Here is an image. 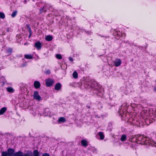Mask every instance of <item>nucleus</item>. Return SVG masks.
I'll list each match as a JSON object with an SVG mask.
<instances>
[{
	"mask_svg": "<svg viewBox=\"0 0 156 156\" xmlns=\"http://www.w3.org/2000/svg\"><path fill=\"white\" fill-rule=\"evenodd\" d=\"M46 86L47 87H50L53 85L54 83L53 80L51 79H48L45 80Z\"/></svg>",
	"mask_w": 156,
	"mask_h": 156,
	"instance_id": "2",
	"label": "nucleus"
},
{
	"mask_svg": "<svg viewBox=\"0 0 156 156\" xmlns=\"http://www.w3.org/2000/svg\"><path fill=\"white\" fill-rule=\"evenodd\" d=\"M69 59L70 61L72 62L73 61V59L71 57H69Z\"/></svg>",
	"mask_w": 156,
	"mask_h": 156,
	"instance_id": "29",
	"label": "nucleus"
},
{
	"mask_svg": "<svg viewBox=\"0 0 156 156\" xmlns=\"http://www.w3.org/2000/svg\"><path fill=\"white\" fill-rule=\"evenodd\" d=\"M17 13V11H14L12 13L11 15L12 17H15Z\"/></svg>",
	"mask_w": 156,
	"mask_h": 156,
	"instance_id": "23",
	"label": "nucleus"
},
{
	"mask_svg": "<svg viewBox=\"0 0 156 156\" xmlns=\"http://www.w3.org/2000/svg\"><path fill=\"white\" fill-rule=\"evenodd\" d=\"M46 10L47 9L45 7V6H43L42 9L40 10V13H41L42 12H46Z\"/></svg>",
	"mask_w": 156,
	"mask_h": 156,
	"instance_id": "18",
	"label": "nucleus"
},
{
	"mask_svg": "<svg viewBox=\"0 0 156 156\" xmlns=\"http://www.w3.org/2000/svg\"><path fill=\"white\" fill-rule=\"evenodd\" d=\"M46 73L47 74H49L50 73V71L49 70H47L46 71Z\"/></svg>",
	"mask_w": 156,
	"mask_h": 156,
	"instance_id": "31",
	"label": "nucleus"
},
{
	"mask_svg": "<svg viewBox=\"0 0 156 156\" xmlns=\"http://www.w3.org/2000/svg\"><path fill=\"white\" fill-rule=\"evenodd\" d=\"M0 18L4 19L5 18V15L2 12H0Z\"/></svg>",
	"mask_w": 156,
	"mask_h": 156,
	"instance_id": "21",
	"label": "nucleus"
},
{
	"mask_svg": "<svg viewBox=\"0 0 156 156\" xmlns=\"http://www.w3.org/2000/svg\"><path fill=\"white\" fill-rule=\"evenodd\" d=\"M33 156H39L40 154L38 151L37 150H35L34 151Z\"/></svg>",
	"mask_w": 156,
	"mask_h": 156,
	"instance_id": "17",
	"label": "nucleus"
},
{
	"mask_svg": "<svg viewBox=\"0 0 156 156\" xmlns=\"http://www.w3.org/2000/svg\"><path fill=\"white\" fill-rule=\"evenodd\" d=\"M154 91L156 92V86L154 88Z\"/></svg>",
	"mask_w": 156,
	"mask_h": 156,
	"instance_id": "32",
	"label": "nucleus"
},
{
	"mask_svg": "<svg viewBox=\"0 0 156 156\" xmlns=\"http://www.w3.org/2000/svg\"><path fill=\"white\" fill-rule=\"evenodd\" d=\"M12 50L11 48H9L7 51L8 53H10L12 52Z\"/></svg>",
	"mask_w": 156,
	"mask_h": 156,
	"instance_id": "25",
	"label": "nucleus"
},
{
	"mask_svg": "<svg viewBox=\"0 0 156 156\" xmlns=\"http://www.w3.org/2000/svg\"><path fill=\"white\" fill-rule=\"evenodd\" d=\"M24 56L25 58L28 59H31L33 58V55L30 54H26Z\"/></svg>",
	"mask_w": 156,
	"mask_h": 156,
	"instance_id": "14",
	"label": "nucleus"
},
{
	"mask_svg": "<svg viewBox=\"0 0 156 156\" xmlns=\"http://www.w3.org/2000/svg\"><path fill=\"white\" fill-rule=\"evenodd\" d=\"M98 135L100 136L101 140H103L104 138V135L102 132H100L98 133Z\"/></svg>",
	"mask_w": 156,
	"mask_h": 156,
	"instance_id": "16",
	"label": "nucleus"
},
{
	"mask_svg": "<svg viewBox=\"0 0 156 156\" xmlns=\"http://www.w3.org/2000/svg\"><path fill=\"white\" fill-rule=\"evenodd\" d=\"M7 108L5 107L2 108L0 110V115H3L6 111Z\"/></svg>",
	"mask_w": 156,
	"mask_h": 156,
	"instance_id": "10",
	"label": "nucleus"
},
{
	"mask_svg": "<svg viewBox=\"0 0 156 156\" xmlns=\"http://www.w3.org/2000/svg\"><path fill=\"white\" fill-rule=\"evenodd\" d=\"M120 33L119 32V33H118V34H117V35H119V36H120Z\"/></svg>",
	"mask_w": 156,
	"mask_h": 156,
	"instance_id": "33",
	"label": "nucleus"
},
{
	"mask_svg": "<svg viewBox=\"0 0 156 156\" xmlns=\"http://www.w3.org/2000/svg\"><path fill=\"white\" fill-rule=\"evenodd\" d=\"M6 90L8 92L11 93H13L14 91V89L11 87H7L6 88Z\"/></svg>",
	"mask_w": 156,
	"mask_h": 156,
	"instance_id": "11",
	"label": "nucleus"
},
{
	"mask_svg": "<svg viewBox=\"0 0 156 156\" xmlns=\"http://www.w3.org/2000/svg\"><path fill=\"white\" fill-rule=\"evenodd\" d=\"M131 141L137 144H147L149 143V139L144 135H137L131 139Z\"/></svg>",
	"mask_w": 156,
	"mask_h": 156,
	"instance_id": "1",
	"label": "nucleus"
},
{
	"mask_svg": "<svg viewBox=\"0 0 156 156\" xmlns=\"http://www.w3.org/2000/svg\"><path fill=\"white\" fill-rule=\"evenodd\" d=\"M45 111L48 112H49V111H48V109H46L45 110ZM50 114V112H48V113H47V115H49Z\"/></svg>",
	"mask_w": 156,
	"mask_h": 156,
	"instance_id": "28",
	"label": "nucleus"
},
{
	"mask_svg": "<svg viewBox=\"0 0 156 156\" xmlns=\"http://www.w3.org/2000/svg\"><path fill=\"white\" fill-rule=\"evenodd\" d=\"M34 46L37 49L40 50L41 47V44L40 42L38 41L35 43Z\"/></svg>",
	"mask_w": 156,
	"mask_h": 156,
	"instance_id": "6",
	"label": "nucleus"
},
{
	"mask_svg": "<svg viewBox=\"0 0 156 156\" xmlns=\"http://www.w3.org/2000/svg\"><path fill=\"white\" fill-rule=\"evenodd\" d=\"M56 58L59 59H61L62 58V56L60 54H58L56 55Z\"/></svg>",
	"mask_w": 156,
	"mask_h": 156,
	"instance_id": "24",
	"label": "nucleus"
},
{
	"mask_svg": "<svg viewBox=\"0 0 156 156\" xmlns=\"http://www.w3.org/2000/svg\"><path fill=\"white\" fill-rule=\"evenodd\" d=\"M30 156V154L29 153H26L25 154H23V156Z\"/></svg>",
	"mask_w": 156,
	"mask_h": 156,
	"instance_id": "27",
	"label": "nucleus"
},
{
	"mask_svg": "<svg viewBox=\"0 0 156 156\" xmlns=\"http://www.w3.org/2000/svg\"><path fill=\"white\" fill-rule=\"evenodd\" d=\"M2 80V81H0V83H1V82H4V81L3 80L4 79V78L3 77H2V78H1Z\"/></svg>",
	"mask_w": 156,
	"mask_h": 156,
	"instance_id": "30",
	"label": "nucleus"
},
{
	"mask_svg": "<svg viewBox=\"0 0 156 156\" xmlns=\"http://www.w3.org/2000/svg\"><path fill=\"white\" fill-rule=\"evenodd\" d=\"M81 144L84 147H86L87 146V142L85 140H82L81 141Z\"/></svg>",
	"mask_w": 156,
	"mask_h": 156,
	"instance_id": "12",
	"label": "nucleus"
},
{
	"mask_svg": "<svg viewBox=\"0 0 156 156\" xmlns=\"http://www.w3.org/2000/svg\"><path fill=\"white\" fill-rule=\"evenodd\" d=\"M15 150L14 149L12 148H9L7 150V153L9 156H13Z\"/></svg>",
	"mask_w": 156,
	"mask_h": 156,
	"instance_id": "5",
	"label": "nucleus"
},
{
	"mask_svg": "<svg viewBox=\"0 0 156 156\" xmlns=\"http://www.w3.org/2000/svg\"><path fill=\"white\" fill-rule=\"evenodd\" d=\"M33 96L34 99L38 101H40L42 100L41 97L39 95L37 91H34Z\"/></svg>",
	"mask_w": 156,
	"mask_h": 156,
	"instance_id": "3",
	"label": "nucleus"
},
{
	"mask_svg": "<svg viewBox=\"0 0 156 156\" xmlns=\"http://www.w3.org/2000/svg\"><path fill=\"white\" fill-rule=\"evenodd\" d=\"M42 156H50L49 154L47 153H44L43 154Z\"/></svg>",
	"mask_w": 156,
	"mask_h": 156,
	"instance_id": "26",
	"label": "nucleus"
},
{
	"mask_svg": "<svg viewBox=\"0 0 156 156\" xmlns=\"http://www.w3.org/2000/svg\"><path fill=\"white\" fill-rule=\"evenodd\" d=\"M53 37L51 35H48L46 37L45 39L46 41H50L52 40Z\"/></svg>",
	"mask_w": 156,
	"mask_h": 156,
	"instance_id": "15",
	"label": "nucleus"
},
{
	"mask_svg": "<svg viewBox=\"0 0 156 156\" xmlns=\"http://www.w3.org/2000/svg\"><path fill=\"white\" fill-rule=\"evenodd\" d=\"M34 86L36 88L38 89L41 86L40 83L37 81H35L34 83Z\"/></svg>",
	"mask_w": 156,
	"mask_h": 156,
	"instance_id": "7",
	"label": "nucleus"
},
{
	"mask_svg": "<svg viewBox=\"0 0 156 156\" xmlns=\"http://www.w3.org/2000/svg\"><path fill=\"white\" fill-rule=\"evenodd\" d=\"M126 138L125 135H122L120 138V140L122 141H124L126 140Z\"/></svg>",
	"mask_w": 156,
	"mask_h": 156,
	"instance_id": "19",
	"label": "nucleus"
},
{
	"mask_svg": "<svg viewBox=\"0 0 156 156\" xmlns=\"http://www.w3.org/2000/svg\"><path fill=\"white\" fill-rule=\"evenodd\" d=\"M23 153L20 151L15 153L13 154V156H22Z\"/></svg>",
	"mask_w": 156,
	"mask_h": 156,
	"instance_id": "13",
	"label": "nucleus"
},
{
	"mask_svg": "<svg viewBox=\"0 0 156 156\" xmlns=\"http://www.w3.org/2000/svg\"><path fill=\"white\" fill-rule=\"evenodd\" d=\"M25 3H26V0L25 1Z\"/></svg>",
	"mask_w": 156,
	"mask_h": 156,
	"instance_id": "34",
	"label": "nucleus"
},
{
	"mask_svg": "<svg viewBox=\"0 0 156 156\" xmlns=\"http://www.w3.org/2000/svg\"><path fill=\"white\" fill-rule=\"evenodd\" d=\"M73 78L75 79L77 78L78 76V74L77 72L76 71L74 72L73 74Z\"/></svg>",
	"mask_w": 156,
	"mask_h": 156,
	"instance_id": "20",
	"label": "nucleus"
},
{
	"mask_svg": "<svg viewBox=\"0 0 156 156\" xmlns=\"http://www.w3.org/2000/svg\"><path fill=\"white\" fill-rule=\"evenodd\" d=\"M2 156H9L7 151H4L2 153Z\"/></svg>",
	"mask_w": 156,
	"mask_h": 156,
	"instance_id": "22",
	"label": "nucleus"
},
{
	"mask_svg": "<svg viewBox=\"0 0 156 156\" xmlns=\"http://www.w3.org/2000/svg\"><path fill=\"white\" fill-rule=\"evenodd\" d=\"M66 121V120L65 119L62 117H60L59 118L58 120V122L59 123H63L65 122Z\"/></svg>",
	"mask_w": 156,
	"mask_h": 156,
	"instance_id": "9",
	"label": "nucleus"
},
{
	"mask_svg": "<svg viewBox=\"0 0 156 156\" xmlns=\"http://www.w3.org/2000/svg\"><path fill=\"white\" fill-rule=\"evenodd\" d=\"M61 84L60 83H58L55 84V89L56 90H59L61 88Z\"/></svg>",
	"mask_w": 156,
	"mask_h": 156,
	"instance_id": "8",
	"label": "nucleus"
},
{
	"mask_svg": "<svg viewBox=\"0 0 156 156\" xmlns=\"http://www.w3.org/2000/svg\"><path fill=\"white\" fill-rule=\"evenodd\" d=\"M113 63L115 66H119L122 63V61L120 59H116L113 61Z\"/></svg>",
	"mask_w": 156,
	"mask_h": 156,
	"instance_id": "4",
	"label": "nucleus"
}]
</instances>
